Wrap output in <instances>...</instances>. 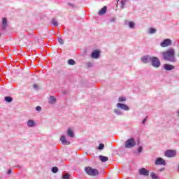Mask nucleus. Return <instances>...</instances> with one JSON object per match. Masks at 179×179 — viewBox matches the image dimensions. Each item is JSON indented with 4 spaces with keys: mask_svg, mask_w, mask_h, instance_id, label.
<instances>
[{
    "mask_svg": "<svg viewBox=\"0 0 179 179\" xmlns=\"http://www.w3.org/2000/svg\"><path fill=\"white\" fill-rule=\"evenodd\" d=\"M162 57L165 61H169V62H177V59H176V51L173 48H171L166 52L162 53Z\"/></svg>",
    "mask_w": 179,
    "mask_h": 179,
    "instance_id": "nucleus-1",
    "label": "nucleus"
},
{
    "mask_svg": "<svg viewBox=\"0 0 179 179\" xmlns=\"http://www.w3.org/2000/svg\"><path fill=\"white\" fill-rule=\"evenodd\" d=\"M85 171L87 173V174H88V176H91L92 177L99 176V170L92 169L90 166L85 167Z\"/></svg>",
    "mask_w": 179,
    "mask_h": 179,
    "instance_id": "nucleus-2",
    "label": "nucleus"
},
{
    "mask_svg": "<svg viewBox=\"0 0 179 179\" xmlns=\"http://www.w3.org/2000/svg\"><path fill=\"white\" fill-rule=\"evenodd\" d=\"M150 62L154 68H160V66L162 65V63L160 62V59L156 57H152L150 59Z\"/></svg>",
    "mask_w": 179,
    "mask_h": 179,
    "instance_id": "nucleus-3",
    "label": "nucleus"
},
{
    "mask_svg": "<svg viewBox=\"0 0 179 179\" xmlns=\"http://www.w3.org/2000/svg\"><path fill=\"white\" fill-rule=\"evenodd\" d=\"M136 146V141H135V138H131L127 140L124 143V147L126 149H131Z\"/></svg>",
    "mask_w": 179,
    "mask_h": 179,
    "instance_id": "nucleus-4",
    "label": "nucleus"
},
{
    "mask_svg": "<svg viewBox=\"0 0 179 179\" xmlns=\"http://www.w3.org/2000/svg\"><path fill=\"white\" fill-rule=\"evenodd\" d=\"M177 155V152L174 150H168L164 152V156L166 157H176Z\"/></svg>",
    "mask_w": 179,
    "mask_h": 179,
    "instance_id": "nucleus-5",
    "label": "nucleus"
},
{
    "mask_svg": "<svg viewBox=\"0 0 179 179\" xmlns=\"http://www.w3.org/2000/svg\"><path fill=\"white\" fill-rule=\"evenodd\" d=\"M155 166H166V160L162 157H158L155 159Z\"/></svg>",
    "mask_w": 179,
    "mask_h": 179,
    "instance_id": "nucleus-6",
    "label": "nucleus"
},
{
    "mask_svg": "<svg viewBox=\"0 0 179 179\" xmlns=\"http://www.w3.org/2000/svg\"><path fill=\"white\" fill-rule=\"evenodd\" d=\"M116 107L117 108H121V110H124V111H129V106L124 103H117Z\"/></svg>",
    "mask_w": 179,
    "mask_h": 179,
    "instance_id": "nucleus-7",
    "label": "nucleus"
},
{
    "mask_svg": "<svg viewBox=\"0 0 179 179\" xmlns=\"http://www.w3.org/2000/svg\"><path fill=\"white\" fill-rule=\"evenodd\" d=\"M100 50H95L94 51H92L91 57L92 58H94L95 59H97V58H99V57H100Z\"/></svg>",
    "mask_w": 179,
    "mask_h": 179,
    "instance_id": "nucleus-8",
    "label": "nucleus"
},
{
    "mask_svg": "<svg viewBox=\"0 0 179 179\" xmlns=\"http://www.w3.org/2000/svg\"><path fill=\"white\" fill-rule=\"evenodd\" d=\"M150 58H152V57L149 55L143 56L141 57V62L143 64H148V62H150Z\"/></svg>",
    "mask_w": 179,
    "mask_h": 179,
    "instance_id": "nucleus-9",
    "label": "nucleus"
},
{
    "mask_svg": "<svg viewBox=\"0 0 179 179\" xmlns=\"http://www.w3.org/2000/svg\"><path fill=\"white\" fill-rule=\"evenodd\" d=\"M139 174L140 176H145V177H148V176H149V171L145 168H142L139 170Z\"/></svg>",
    "mask_w": 179,
    "mask_h": 179,
    "instance_id": "nucleus-10",
    "label": "nucleus"
},
{
    "mask_svg": "<svg viewBox=\"0 0 179 179\" xmlns=\"http://www.w3.org/2000/svg\"><path fill=\"white\" fill-rule=\"evenodd\" d=\"M175 68L176 67L174 66L169 64H165L164 65V69H165V71H173Z\"/></svg>",
    "mask_w": 179,
    "mask_h": 179,
    "instance_id": "nucleus-11",
    "label": "nucleus"
},
{
    "mask_svg": "<svg viewBox=\"0 0 179 179\" xmlns=\"http://www.w3.org/2000/svg\"><path fill=\"white\" fill-rule=\"evenodd\" d=\"M60 141L63 145H71V142L66 141V137H65V136H62L60 138Z\"/></svg>",
    "mask_w": 179,
    "mask_h": 179,
    "instance_id": "nucleus-12",
    "label": "nucleus"
},
{
    "mask_svg": "<svg viewBox=\"0 0 179 179\" xmlns=\"http://www.w3.org/2000/svg\"><path fill=\"white\" fill-rule=\"evenodd\" d=\"M173 44V41L171 39H165L162 43H161V45H171Z\"/></svg>",
    "mask_w": 179,
    "mask_h": 179,
    "instance_id": "nucleus-13",
    "label": "nucleus"
},
{
    "mask_svg": "<svg viewBox=\"0 0 179 179\" xmlns=\"http://www.w3.org/2000/svg\"><path fill=\"white\" fill-rule=\"evenodd\" d=\"M36 126V122H34V120H29L27 122V127H29V128H33V127Z\"/></svg>",
    "mask_w": 179,
    "mask_h": 179,
    "instance_id": "nucleus-14",
    "label": "nucleus"
},
{
    "mask_svg": "<svg viewBox=\"0 0 179 179\" xmlns=\"http://www.w3.org/2000/svg\"><path fill=\"white\" fill-rule=\"evenodd\" d=\"M107 12V6H104L103 8H101L99 11V15H100V16H103V15H105L106 13Z\"/></svg>",
    "mask_w": 179,
    "mask_h": 179,
    "instance_id": "nucleus-15",
    "label": "nucleus"
},
{
    "mask_svg": "<svg viewBox=\"0 0 179 179\" xmlns=\"http://www.w3.org/2000/svg\"><path fill=\"white\" fill-rule=\"evenodd\" d=\"M99 159L102 162V163H106V162H108V157L103 155H99Z\"/></svg>",
    "mask_w": 179,
    "mask_h": 179,
    "instance_id": "nucleus-16",
    "label": "nucleus"
},
{
    "mask_svg": "<svg viewBox=\"0 0 179 179\" xmlns=\"http://www.w3.org/2000/svg\"><path fill=\"white\" fill-rule=\"evenodd\" d=\"M55 101H57V99H55V96H51L49 98V104H55Z\"/></svg>",
    "mask_w": 179,
    "mask_h": 179,
    "instance_id": "nucleus-17",
    "label": "nucleus"
},
{
    "mask_svg": "<svg viewBox=\"0 0 179 179\" xmlns=\"http://www.w3.org/2000/svg\"><path fill=\"white\" fill-rule=\"evenodd\" d=\"M67 135L69 136V138H73V136H75V134L73 133V131L71 129H69L67 130Z\"/></svg>",
    "mask_w": 179,
    "mask_h": 179,
    "instance_id": "nucleus-18",
    "label": "nucleus"
},
{
    "mask_svg": "<svg viewBox=\"0 0 179 179\" xmlns=\"http://www.w3.org/2000/svg\"><path fill=\"white\" fill-rule=\"evenodd\" d=\"M6 26H8V21L6 17H3L2 22V29H6Z\"/></svg>",
    "mask_w": 179,
    "mask_h": 179,
    "instance_id": "nucleus-19",
    "label": "nucleus"
},
{
    "mask_svg": "<svg viewBox=\"0 0 179 179\" xmlns=\"http://www.w3.org/2000/svg\"><path fill=\"white\" fill-rule=\"evenodd\" d=\"M114 113L117 115H122L124 114V112H122V110H121L120 109H115Z\"/></svg>",
    "mask_w": 179,
    "mask_h": 179,
    "instance_id": "nucleus-20",
    "label": "nucleus"
},
{
    "mask_svg": "<svg viewBox=\"0 0 179 179\" xmlns=\"http://www.w3.org/2000/svg\"><path fill=\"white\" fill-rule=\"evenodd\" d=\"M127 2H128V0H121V1H120L121 9H124L125 8V3H127Z\"/></svg>",
    "mask_w": 179,
    "mask_h": 179,
    "instance_id": "nucleus-21",
    "label": "nucleus"
},
{
    "mask_svg": "<svg viewBox=\"0 0 179 179\" xmlns=\"http://www.w3.org/2000/svg\"><path fill=\"white\" fill-rule=\"evenodd\" d=\"M4 100L7 102V103H12L13 99L12 98V96H6L4 98Z\"/></svg>",
    "mask_w": 179,
    "mask_h": 179,
    "instance_id": "nucleus-22",
    "label": "nucleus"
},
{
    "mask_svg": "<svg viewBox=\"0 0 179 179\" xmlns=\"http://www.w3.org/2000/svg\"><path fill=\"white\" fill-rule=\"evenodd\" d=\"M69 65H76V62L75 60L70 59L68 60Z\"/></svg>",
    "mask_w": 179,
    "mask_h": 179,
    "instance_id": "nucleus-23",
    "label": "nucleus"
},
{
    "mask_svg": "<svg viewBox=\"0 0 179 179\" xmlns=\"http://www.w3.org/2000/svg\"><path fill=\"white\" fill-rule=\"evenodd\" d=\"M120 103H123V101H127V98L125 96H120L118 99Z\"/></svg>",
    "mask_w": 179,
    "mask_h": 179,
    "instance_id": "nucleus-24",
    "label": "nucleus"
},
{
    "mask_svg": "<svg viewBox=\"0 0 179 179\" xmlns=\"http://www.w3.org/2000/svg\"><path fill=\"white\" fill-rule=\"evenodd\" d=\"M150 176L152 179H159L157 175H156V173H155L154 172H151Z\"/></svg>",
    "mask_w": 179,
    "mask_h": 179,
    "instance_id": "nucleus-25",
    "label": "nucleus"
},
{
    "mask_svg": "<svg viewBox=\"0 0 179 179\" xmlns=\"http://www.w3.org/2000/svg\"><path fill=\"white\" fill-rule=\"evenodd\" d=\"M148 32L150 34H155V33H156V29L150 28Z\"/></svg>",
    "mask_w": 179,
    "mask_h": 179,
    "instance_id": "nucleus-26",
    "label": "nucleus"
},
{
    "mask_svg": "<svg viewBox=\"0 0 179 179\" xmlns=\"http://www.w3.org/2000/svg\"><path fill=\"white\" fill-rule=\"evenodd\" d=\"M52 24H53V26H58V22H57L55 18L52 19Z\"/></svg>",
    "mask_w": 179,
    "mask_h": 179,
    "instance_id": "nucleus-27",
    "label": "nucleus"
},
{
    "mask_svg": "<svg viewBox=\"0 0 179 179\" xmlns=\"http://www.w3.org/2000/svg\"><path fill=\"white\" fill-rule=\"evenodd\" d=\"M57 171H59L58 167L54 166L52 168V172L54 173H56Z\"/></svg>",
    "mask_w": 179,
    "mask_h": 179,
    "instance_id": "nucleus-28",
    "label": "nucleus"
},
{
    "mask_svg": "<svg viewBox=\"0 0 179 179\" xmlns=\"http://www.w3.org/2000/svg\"><path fill=\"white\" fill-rule=\"evenodd\" d=\"M70 175L69 173H65L62 176L63 179H69Z\"/></svg>",
    "mask_w": 179,
    "mask_h": 179,
    "instance_id": "nucleus-29",
    "label": "nucleus"
},
{
    "mask_svg": "<svg viewBox=\"0 0 179 179\" xmlns=\"http://www.w3.org/2000/svg\"><path fill=\"white\" fill-rule=\"evenodd\" d=\"M98 149H99V150H103L104 149V144L100 143L99 145V147H98Z\"/></svg>",
    "mask_w": 179,
    "mask_h": 179,
    "instance_id": "nucleus-30",
    "label": "nucleus"
},
{
    "mask_svg": "<svg viewBox=\"0 0 179 179\" xmlns=\"http://www.w3.org/2000/svg\"><path fill=\"white\" fill-rule=\"evenodd\" d=\"M57 41L59 44H61L62 45H64V40H62V38H58Z\"/></svg>",
    "mask_w": 179,
    "mask_h": 179,
    "instance_id": "nucleus-31",
    "label": "nucleus"
},
{
    "mask_svg": "<svg viewBox=\"0 0 179 179\" xmlns=\"http://www.w3.org/2000/svg\"><path fill=\"white\" fill-rule=\"evenodd\" d=\"M143 151V147L142 146L138 147V153H142Z\"/></svg>",
    "mask_w": 179,
    "mask_h": 179,
    "instance_id": "nucleus-32",
    "label": "nucleus"
},
{
    "mask_svg": "<svg viewBox=\"0 0 179 179\" xmlns=\"http://www.w3.org/2000/svg\"><path fill=\"white\" fill-rule=\"evenodd\" d=\"M135 26V23L134 22H129V27L132 28Z\"/></svg>",
    "mask_w": 179,
    "mask_h": 179,
    "instance_id": "nucleus-33",
    "label": "nucleus"
},
{
    "mask_svg": "<svg viewBox=\"0 0 179 179\" xmlns=\"http://www.w3.org/2000/svg\"><path fill=\"white\" fill-rule=\"evenodd\" d=\"M37 41H38V43H36V44H43V39H37Z\"/></svg>",
    "mask_w": 179,
    "mask_h": 179,
    "instance_id": "nucleus-34",
    "label": "nucleus"
},
{
    "mask_svg": "<svg viewBox=\"0 0 179 179\" xmlns=\"http://www.w3.org/2000/svg\"><path fill=\"white\" fill-rule=\"evenodd\" d=\"M36 111H41V106H37V107L36 108Z\"/></svg>",
    "mask_w": 179,
    "mask_h": 179,
    "instance_id": "nucleus-35",
    "label": "nucleus"
},
{
    "mask_svg": "<svg viewBox=\"0 0 179 179\" xmlns=\"http://www.w3.org/2000/svg\"><path fill=\"white\" fill-rule=\"evenodd\" d=\"M164 170H166V169H165L164 167H163V168L159 169L158 171H159V173H162V171H164Z\"/></svg>",
    "mask_w": 179,
    "mask_h": 179,
    "instance_id": "nucleus-36",
    "label": "nucleus"
},
{
    "mask_svg": "<svg viewBox=\"0 0 179 179\" xmlns=\"http://www.w3.org/2000/svg\"><path fill=\"white\" fill-rule=\"evenodd\" d=\"M12 173V169H9L7 172V174H11Z\"/></svg>",
    "mask_w": 179,
    "mask_h": 179,
    "instance_id": "nucleus-37",
    "label": "nucleus"
},
{
    "mask_svg": "<svg viewBox=\"0 0 179 179\" xmlns=\"http://www.w3.org/2000/svg\"><path fill=\"white\" fill-rule=\"evenodd\" d=\"M34 89H38V85H34Z\"/></svg>",
    "mask_w": 179,
    "mask_h": 179,
    "instance_id": "nucleus-38",
    "label": "nucleus"
},
{
    "mask_svg": "<svg viewBox=\"0 0 179 179\" xmlns=\"http://www.w3.org/2000/svg\"><path fill=\"white\" fill-rule=\"evenodd\" d=\"M146 122V118H145L143 121H142V124H145Z\"/></svg>",
    "mask_w": 179,
    "mask_h": 179,
    "instance_id": "nucleus-39",
    "label": "nucleus"
},
{
    "mask_svg": "<svg viewBox=\"0 0 179 179\" xmlns=\"http://www.w3.org/2000/svg\"><path fill=\"white\" fill-rule=\"evenodd\" d=\"M177 171H178V173H179V165H178V166L177 168Z\"/></svg>",
    "mask_w": 179,
    "mask_h": 179,
    "instance_id": "nucleus-40",
    "label": "nucleus"
},
{
    "mask_svg": "<svg viewBox=\"0 0 179 179\" xmlns=\"http://www.w3.org/2000/svg\"><path fill=\"white\" fill-rule=\"evenodd\" d=\"M162 47H167V45H162Z\"/></svg>",
    "mask_w": 179,
    "mask_h": 179,
    "instance_id": "nucleus-41",
    "label": "nucleus"
},
{
    "mask_svg": "<svg viewBox=\"0 0 179 179\" xmlns=\"http://www.w3.org/2000/svg\"><path fill=\"white\" fill-rule=\"evenodd\" d=\"M118 1H120V0H117V2H118Z\"/></svg>",
    "mask_w": 179,
    "mask_h": 179,
    "instance_id": "nucleus-42",
    "label": "nucleus"
}]
</instances>
